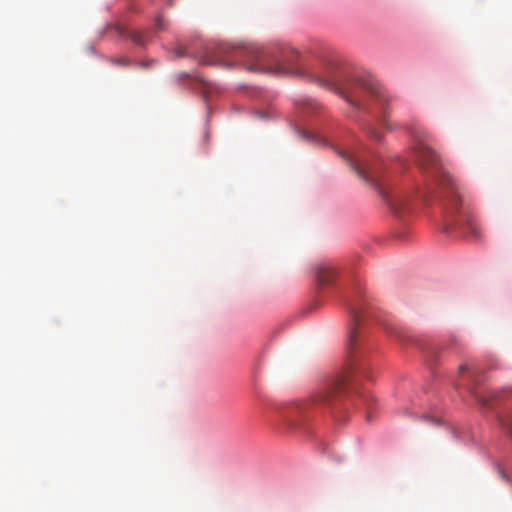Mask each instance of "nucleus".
I'll return each instance as SVG.
<instances>
[{
	"label": "nucleus",
	"mask_w": 512,
	"mask_h": 512,
	"mask_svg": "<svg viewBox=\"0 0 512 512\" xmlns=\"http://www.w3.org/2000/svg\"><path fill=\"white\" fill-rule=\"evenodd\" d=\"M303 105H304L305 109L310 110V109H314L317 106V103L314 100L308 99L303 102Z\"/></svg>",
	"instance_id": "9b49d317"
},
{
	"label": "nucleus",
	"mask_w": 512,
	"mask_h": 512,
	"mask_svg": "<svg viewBox=\"0 0 512 512\" xmlns=\"http://www.w3.org/2000/svg\"><path fill=\"white\" fill-rule=\"evenodd\" d=\"M423 419L426 422L432 423V424H439V419L436 417H430V416H424Z\"/></svg>",
	"instance_id": "ddd939ff"
},
{
	"label": "nucleus",
	"mask_w": 512,
	"mask_h": 512,
	"mask_svg": "<svg viewBox=\"0 0 512 512\" xmlns=\"http://www.w3.org/2000/svg\"><path fill=\"white\" fill-rule=\"evenodd\" d=\"M335 275V268L332 264L323 263L316 267V279L320 286H325L332 283Z\"/></svg>",
	"instance_id": "0eeeda50"
},
{
	"label": "nucleus",
	"mask_w": 512,
	"mask_h": 512,
	"mask_svg": "<svg viewBox=\"0 0 512 512\" xmlns=\"http://www.w3.org/2000/svg\"><path fill=\"white\" fill-rule=\"evenodd\" d=\"M281 424L285 429H296L300 424L299 407L290 406L280 413Z\"/></svg>",
	"instance_id": "423d86ee"
},
{
	"label": "nucleus",
	"mask_w": 512,
	"mask_h": 512,
	"mask_svg": "<svg viewBox=\"0 0 512 512\" xmlns=\"http://www.w3.org/2000/svg\"><path fill=\"white\" fill-rule=\"evenodd\" d=\"M415 155L422 170L429 173L439 190L448 214H462L463 206L458 187L452 176L443 168L438 154L425 142L415 146Z\"/></svg>",
	"instance_id": "f03ea898"
},
{
	"label": "nucleus",
	"mask_w": 512,
	"mask_h": 512,
	"mask_svg": "<svg viewBox=\"0 0 512 512\" xmlns=\"http://www.w3.org/2000/svg\"><path fill=\"white\" fill-rule=\"evenodd\" d=\"M466 370H467V366H466V365H460V366H459L458 371H459V373H460V374H461V373H463V372H464V371H466Z\"/></svg>",
	"instance_id": "2eb2a0df"
},
{
	"label": "nucleus",
	"mask_w": 512,
	"mask_h": 512,
	"mask_svg": "<svg viewBox=\"0 0 512 512\" xmlns=\"http://www.w3.org/2000/svg\"><path fill=\"white\" fill-rule=\"evenodd\" d=\"M314 81L323 88L333 90L341 94L351 105L355 107H361L364 105L361 93H365L378 101H382L384 99V92L382 89L371 82H361L352 92H345L341 87L340 76L335 71H327L324 75L314 76Z\"/></svg>",
	"instance_id": "20e7f679"
},
{
	"label": "nucleus",
	"mask_w": 512,
	"mask_h": 512,
	"mask_svg": "<svg viewBox=\"0 0 512 512\" xmlns=\"http://www.w3.org/2000/svg\"><path fill=\"white\" fill-rule=\"evenodd\" d=\"M186 54H187V52H186L185 48H184V47H182V46H179V47H177V48L175 49V55H176L177 57H183V56H185Z\"/></svg>",
	"instance_id": "f8f14e48"
},
{
	"label": "nucleus",
	"mask_w": 512,
	"mask_h": 512,
	"mask_svg": "<svg viewBox=\"0 0 512 512\" xmlns=\"http://www.w3.org/2000/svg\"><path fill=\"white\" fill-rule=\"evenodd\" d=\"M351 313L353 317V324L349 330V339H348V348L351 350L353 346L356 344L358 338V325L361 320V311L355 305L351 306Z\"/></svg>",
	"instance_id": "6e6552de"
},
{
	"label": "nucleus",
	"mask_w": 512,
	"mask_h": 512,
	"mask_svg": "<svg viewBox=\"0 0 512 512\" xmlns=\"http://www.w3.org/2000/svg\"><path fill=\"white\" fill-rule=\"evenodd\" d=\"M355 369L354 363H348L347 366L333 379L326 390L319 396L320 401L323 403H329L333 397L346 393L353 385L352 375Z\"/></svg>",
	"instance_id": "39448f33"
},
{
	"label": "nucleus",
	"mask_w": 512,
	"mask_h": 512,
	"mask_svg": "<svg viewBox=\"0 0 512 512\" xmlns=\"http://www.w3.org/2000/svg\"><path fill=\"white\" fill-rule=\"evenodd\" d=\"M481 402L483 405H487L488 404V400H486L485 398L481 399Z\"/></svg>",
	"instance_id": "dca6fc26"
},
{
	"label": "nucleus",
	"mask_w": 512,
	"mask_h": 512,
	"mask_svg": "<svg viewBox=\"0 0 512 512\" xmlns=\"http://www.w3.org/2000/svg\"><path fill=\"white\" fill-rule=\"evenodd\" d=\"M340 154L361 179L377 188L380 196L394 214L400 215L402 213L408 201L405 194L399 190L383 186L379 182L377 168L368 160L354 153L341 152Z\"/></svg>",
	"instance_id": "7ed1b4c3"
},
{
	"label": "nucleus",
	"mask_w": 512,
	"mask_h": 512,
	"mask_svg": "<svg viewBox=\"0 0 512 512\" xmlns=\"http://www.w3.org/2000/svg\"><path fill=\"white\" fill-rule=\"evenodd\" d=\"M130 38L135 44L139 46H144L147 43V35L141 31L131 32Z\"/></svg>",
	"instance_id": "1a4fd4ad"
},
{
	"label": "nucleus",
	"mask_w": 512,
	"mask_h": 512,
	"mask_svg": "<svg viewBox=\"0 0 512 512\" xmlns=\"http://www.w3.org/2000/svg\"><path fill=\"white\" fill-rule=\"evenodd\" d=\"M166 25V20L161 15H158L155 19V29L162 31L166 28Z\"/></svg>",
	"instance_id": "9d476101"
},
{
	"label": "nucleus",
	"mask_w": 512,
	"mask_h": 512,
	"mask_svg": "<svg viewBox=\"0 0 512 512\" xmlns=\"http://www.w3.org/2000/svg\"><path fill=\"white\" fill-rule=\"evenodd\" d=\"M370 133H371V136L374 137L375 139H377V140L381 139V136L375 130H371Z\"/></svg>",
	"instance_id": "4468645a"
},
{
	"label": "nucleus",
	"mask_w": 512,
	"mask_h": 512,
	"mask_svg": "<svg viewBox=\"0 0 512 512\" xmlns=\"http://www.w3.org/2000/svg\"><path fill=\"white\" fill-rule=\"evenodd\" d=\"M230 55L233 59L246 58L250 63L247 69L253 72H264L275 75L298 74L296 67L297 52L292 49H285L281 52L273 49H263L259 47L249 48H228L219 46L214 55H206L201 59L202 64L207 65H225L220 58L224 54Z\"/></svg>",
	"instance_id": "f257e3e1"
}]
</instances>
